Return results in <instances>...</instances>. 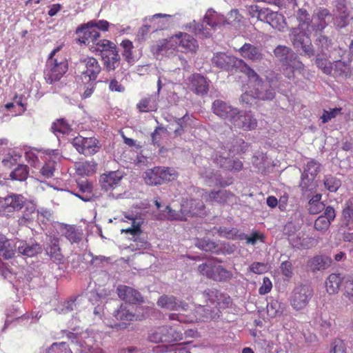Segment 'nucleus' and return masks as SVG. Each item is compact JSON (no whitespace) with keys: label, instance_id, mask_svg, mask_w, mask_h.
<instances>
[{"label":"nucleus","instance_id":"72a5a7b5","mask_svg":"<svg viewBox=\"0 0 353 353\" xmlns=\"http://www.w3.org/2000/svg\"><path fill=\"white\" fill-rule=\"evenodd\" d=\"M327 17H331L329 10L325 8L320 9L316 14V21L311 26L312 30L316 32L322 31L327 25L326 22Z\"/></svg>","mask_w":353,"mask_h":353},{"label":"nucleus","instance_id":"ddd939ff","mask_svg":"<svg viewBox=\"0 0 353 353\" xmlns=\"http://www.w3.org/2000/svg\"><path fill=\"white\" fill-rule=\"evenodd\" d=\"M336 217L335 210L330 205L325 208L323 214L320 215L314 221V228L321 234H325L329 229L331 223Z\"/></svg>","mask_w":353,"mask_h":353},{"label":"nucleus","instance_id":"13d9d810","mask_svg":"<svg viewBox=\"0 0 353 353\" xmlns=\"http://www.w3.org/2000/svg\"><path fill=\"white\" fill-rule=\"evenodd\" d=\"M330 353H347L344 341L341 339H336L332 343Z\"/></svg>","mask_w":353,"mask_h":353},{"label":"nucleus","instance_id":"680f3d73","mask_svg":"<svg viewBox=\"0 0 353 353\" xmlns=\"http://www.w3.org/2000/svg\"><path fill=\"white\" fill-rule=\"evenodd\" d=\"M281 270L284 276L290 279L293 275L292 264L289 261H285L281 264Z\"/></svg>","mask_w":353,"mask_h":353},{"label":"nucleus","instance_id":"bf43d9fd","mask_svg":"<svg viewBox=\"0 0 353 353\" xmlns=\"http://www.w3.org/2000/svg\"><path fill=\"white\" fill-rule=\"evenodd\" d=\"M248 270L254 274H261L267 272L268 265L265 263L254 262L250 265Z\"/></svg>","mask_w":353,"mask_h":353},{"label":"nucleus","instance_id":"603ef678","mask_svg":"<svg viewBox=\"0 0 353 353\" xmlns=\"http://www.w3.org/2000/svg\"><path fill=\"white\" fill-rule=\"evenodd\" d=\"M166 214H165V217L169 220L172 221H186L187 219L185 216V214L183 213L181 209L179 212H176L172 210L169 205L166 206Z\"/></svg>","mask_w":353,"mask_h":353},{"label":"nucleus","instance_id":"1a4fd4ad","mask_svg":"<svg viewBox=\"0 0 353 353\" xmlns=\"http://www.w3.org/2000/svg\"><path fill=\"white\" fill-rule=\"evenodd\" d=\"M230 124L234 128L250 131L257 126V121L250 112L238 110V114L234 115Z\"/></svg>","mask_w":353,"mask_h":353},{"label":"nucleus","instance_id":"7ed1b4c3","mask_svg":"<svg viewBox=\"0 0 353 353\" xmlns=\"http://www.w3.org/2000/svg\"><path fill=\"white\" fill-rule=\"evenodd\" d=\"M314 294L312 288L307 285H299L292 290L290 303L294 310L300 311L305 309Z\"/></svg>","mask_w":353,"mask_h":353},{"label":"nucleus","instance_id":"20e7f679","mask_svg":"<svg viewBox=\"0 0 353 353\" xmlns=\"http://www.w3.org/2000/svg\"><path fill=\"white\" fill-rule=\"evenodd\" d=\"M79 68L81 70L82 79L88 83L95 82L101 72V67L98 60L93 57L81 59Z\"/></svg>","mask_w":353,"mask_h":353},{"label":"nucleus","instance_id":"e2e57ef3","mask_svg":"<svg viewBox=\"0 0 353 353\" xmlns=\"http://www.w3.org/2000/svg\"><path fill=\"white\" fill-rule=\"evenodd\" d=\"M315 44L321 48V50H327L332 45L331 40L326 36L320 34L316 39Z\"/></svg>","mask_w":353,"mask_h":353},{"label":"nucleus","instance_id":"f3484780","mask_svg":"<svg viewBox=\"0 0 353 353\" xmlns=\"http://www.w3.org/2000/svg\"><path fill=\"white\" fill-rule=\"evenodd\" d=\"M190 88L197 95H205L209 91V83L207 79L203 75L195 73L192 74L190 78Z\"/></svg>","mask_w":353,"mask_h":353},{"label":"nucleus","instance_id":"ea45409f","mask_svg":"<svg viewBox=\"0 0 353 353\" xmlns=\"http://www.w3.org/2000/svg\"><path fill=\"white\" fill-rule=\"evenodd\" d=\"M274 54L282 64H285L291 58V55L294 53L290 48L279 45L274 50Z\"/></svg>","mask_w":353,"mask_h":353},{"label":"nucleus","instance_id":"69168bd1","mask_svg":"<svg viewBox=\"0 0 353 353\" xmlns=\"http://www.w3.org/2000/svg\"><path fill=\"white\" fill-rule=\"evenodd\" d=\"M243 164L241 161H240L238 159H230L228 162V166L225 167V170L229 171H234V172H239L243 169Z\"/></svg>","mask_w":353,"mask_h":353},{"label":"nucleus","instance_id":"c9c22d12","mask_svg":"<svg viewBox=\"0 0 353 353\" xmlns=\"http://www.w3.org/2000/svg\"><path fill=\"white\" fill-rule=\"evenodd\" d=\"M158 166L147 170L143 176L145 183L148 185H158L162 184L160 179Z\"/></svg>","mask_w":353,"mask_h":353},{"label":"nucleus","instance_id":"5701e85b","mask_svg":"<svg viewBox=\"0 0 353 353\" xmlns=\"http://www.w3.org/2000/svg\"><path fill=\"white\" fill-rule=\"evenodd\" d=\"M121 176L117 172L103 174L99 179L101 188L105 191L114 189L120 182Z\"/></svg>","mask_w":353,"mask_h":353},{"label":"nucleus","instance_id":"473e14b6","mask_svg":"<svg viewBox=\"0 0 353 353\" xmlns=\"http://www.w3.org/2000/svg\"><path fill=\"white\" fill-rule=\"evenodd\" d=\"M205 22L212 29L225 25L226 20L223 15H221L214 11H208L204 18Z\"/></svg>","mask_w":353,"mask_h":353},{"label":"nucleus","instance_id":"2f4dec72","mask_svg":"<svg viewBox=\"0 0 353 353\" xmlns=\"http://www.w3.org/2000/svg\"><path fill=\"white\" fill-rule=\"evenodd\" d=\"M212 270L213 277H211V279L215 281H228L233 276L230 271L226 270L223 266L218 265L216 261H214Z\"/></svg>","mask_w":353,"mask_h":353},{"label":"nucleus","instance_id":"6e6552de","mask_svg":"<svg viewBox=\"0 0 353 353\" xmlns=\"http://www.w3.org/2000/svg\"><path fill=\"white\" fill-rule=\"evenodd\" d=\"M72 143L79 153L85 155L94 154L100 148L99 141L94 137L78 136L73 139Z\"/></svg>","mask_w":353,"mask_h":353},{"label":"nucleus","instance_id":"9d476101","mask_svg":"<svg viewBox=\"0 0 353 353\" xmlns=\"http://www.w3.org/2000/svg\"><path fill=\"white\" fill-rule=\"evenodd\" d=\"M113 316L116 320L121 321L120 323H108L107 325L112 328L117 330H123L128 327L129 323L131 322L140 319L139 316L135 313L130 311L126 306L121 304L119 307L114 311Z\"/></svg>","mask_w":353,"mask_h":353},{"label":"nucleus","instance_id":"0eeeda50","mask_svg":"<svg viewBox=\"0 0 353 353\" xmlns=\"http://www.w3.org/2000/svg\"><path fill=\"white\" fill-rule=\"evenodd\" d=\"M75 32L78 37V41L88 46L90 50L101 37L100 32L88 25V22L77 27Z\"/></svg>","mask_w":353,"mask_h":353},{"label":"nucleus","instance_id":"aec40b11","mask_svg":"<svg viewBox=\"0 0 353 353\" xmlns=\"http://www.w3.org/2000/svg\"><path fill=\"white\" fill-rule=\"evenodd\" d=\"M200 174L205 180V182L209 184L210 186L211 183H214L215 185L221 188L228 186L232 183L230 179L229 181L223 179L218 172H214L211 169H205L204 171H201Z\"/></svg>","mask_w":353,"mask_h":353},{"label":"nucleus","instance_id":"4c0bfd02","mask_svg":"<svg viewBox=\"0 0 353 353\" xmlns=\"http://www.w3.org/2000/svg\"><path fill=\"white\" fill-rule=\"evenodd\" d=\"M159 172L160 174V179L162 181V184L166 182L172 181L177 179V171L170 167L158 166Z\"/></svg>","mask_w":353,"mask_h":353},{"label":"nucleus","instance_id":"a19ab883","mask_svg":"<svg viewBox=\"0 0 353 353\" xmlns=\"http://www.w3.org/2000/svg\"><path fill=\"white\" fill-rule=\"evenodd\" d=\"M322 195L316 194L310 199L308 204V211L311 214H316L322 212L325 208V205L321 202Z\"/></svg>","mask_w":353,"mask_h":353},{"label":"nucleus","instance_id":"6e6d98bb","mask_svg":"<svg viewBox=\"0 0 353 353\" xmlns=\"http://www.w3.org/2000/svg\"><path fill=\"white\" fill-rule=\"evenodd\" d=\"M341 108H335L330 111L323 110V113L321 117L322 123H325L330 121L332 119L335 118L338 114H341Z\"/></svg>","mask_w":353,"mask_h":353},{"label":"nucleus","instance_id":"2eb2a0df","mask_svg":"<svg viewBox=\"0 0 353 353\" xmlns=\"http://www.w3.org/2000/svg\"><path fill=\"white\" fill-rule=\"evenodd\" d=\"M157 304L161 308L168 310H186L188 303L183 301L179 300L173 295H161L157 300Z\"/></svg>","mask_w":353,"mask_h":353},{"label":"nucleus","instance_id":"052dcab7","mask_svg":"<svg viewBox=\"0 0 353 353\" xmlns=\"http://www.w3.org/2000/svg\"><path fill=\"white\" fill-rule=\"evenodd\" d=\"M125 217L132 221V226L125 230H122V232H125L132 235H137L139 234L141 232L140 224L137 223L134 218H131L127 216Z\"/></svg>","mask_w":353,"mask_h":353},{"label":"nucleus","instance_id":"3c124183","mask_svg":"<svg viewBox=\"0 0 353 353\" xmlns=\"http://www.w3.org/2000/svg\"><path fill=\"white\" fill-rule=\"evenodd\" d=\"M321 170V164L314 159L309 161L305 168H304L303 173L307 174L312 177H316Z\"/></svg>","mask_w":353,"mask_h":353},{"label":"nucleus","instance_id":"58836bf2","mask_svg":"<svg viewBox=\"0 0 353 353\" xmlns=\"http://www.w3.org/2000/svg\"><path fill=\"white\" fill-rule=\"evenodd\" d=\"M64 230V236L71 243H78L81 240L82 232L74 225H66Z\"/></svg>","mask_w":353,"mask_h":353},{"label":"nucleus","instance_id":"c03bdc74","mask_svg":"<svg viewBox=\"0 0 353 353\" xmlns=\"http://www.w3.org/2000/svg\"><path fill=\"white\" fill-rule=\"evenodd\" d=\"M341 185V181L335 176L327 174L324 177V186L331 192H336Z\"/></svg>","mask_w":353,"mask_h":353},{"label":"nucleus","instance_id":"338daca9","mask_svg":"<svg viewBox=\"0 0 353 353\" xmlns=\"http://www.w3.org/2000/svg\"><path fill=\"white\" fill-rule=\"evenodd\" d=\"M47 251L52 257H53L54 256L56 257L57 256L59 255L58 252H59L60 251V248L58 239L54 238L53 239L51 240L50 245L47 248Z\"/></svg>","mask_w":353,"mask_h":353},{"label":"nucleus","instance_id":"5fc2aeb1","mask_svg":"<svg viewBox=\"0 0 353 353\" xmlns=\"http://www.w3.org/2000/svg\"><path fill=\"white\" fill-rule=\"evenodd\" d=\"M286 64L291 69L294 70V72L297 71L299 72H301L304 70V65L300 60L298 59L296 54L291 55V58Z\"/></svg>","mask_w":353,"mask_h":353},{"label":"nucleus","instance_id":"bb28decb","mask_svg":"<svg viewBox=\"0 0 353 353\" xmlns=\"http://www.w3.org/2000/svg\"><path fill=\"white\" fill-rule=\"evenodd\" d=\"M344 278L340 274L332 273L328 276L325 281V288L330 294H335L339 292Z\"/></svg>","mask_w":353,"mask_h":353},{"label":"nucleus","instance_id":"774afa93","mask_svg":"<svg viewBox=\"0 0 353 353\" xmlns=\"http://www.w3.org/2000/svg\"><path fill=\"white\" fill-rule=\"evenodd\" d=\"M272 288V283L270 279L265 276L263 279L262 285L259 289V293L261 295H264L269 293Z\"/></svg>","mask_w":353,"mask_h":353},{"label":"nucleus","instance_id":"f704fd0d","mask_svg":"<svg viewBox=\"0 0 353 353\" xmlns=\"http://www.w3.org/2000/svg\"><path fill=\"white\" fill-rule=\"evenodd\" d=\"M102 59L104 62V66L108 71L115 70L120 63V55L117 50L110 54H104L102 55Z\"/></svg>","mask_w":353,"mask_h":353},{"label":"nucleus","instance_id":"37998d69","mask_svg":"<svg viewBox=\"0 0 353 353\" xmlns=\"http://www.w3.org/2000/svg\"><path fill=\"white\" fill-rule=\"evenodd\" d=\"M316 177H312L305 173H303L301 175V180L299 184V187L302 192H309L315 189L316 184L315 181Z\"/></svg>","mask_w":353,"mask_h":353},{"label":"nucleus","instance_id":"dca6fc26","mask_svg":"<svg viewBox=\"0 0 353 353\" xmlns=\"http://www.w3.org/2000/svg\"><path fill=\"white\" fill-rule=\"evenodd\" d=\"M117 292L118 296L126 303L136 304L143 301L140 292L131 287L124 285H119Z\"/></svg>","mask_w":353,"mask_h":353},{"label":"nucleus","instance_id":"412c9836","mask_svg":"<svg viewBox=\"0 0 353 353\" xmlns=\"http://www.w3.org/2000/svg\"><path fill=\"white\" fill-rule=\"evenodd\" d=\"M232 197H234V194L230 191L219 190L206 192L205 199L206 202L224 204Z\"/></svg>","mask_w":353,"mask_h":353},{"label":"nucleus","instance_id":"4468645a","mask_svg":"<svg viewBox=\"0 0 353 353\" xmlns=\"http://www.w3.org/2000/svg\"><path fill=\"white\" fill-rule=\"evenodd\" d=\"M205 206L202 200L191 199L185 201L181 205V210L185 216H200L205 214Z\"/></svg>","mask_w":353,"mask_h":353},{"label":"nucleus","instance_id":"a878e982","mask_svg":"<svg viewBox=\"0 0 353 353\" xmlns=\"http://www.w3.org/2000/svg\"><path fill=\"white\" fill-rule=\"evenodd\" d=\"M117 50L116 45L110 40L99 38L94 46L90 48V51L93 53L100 52L101 56L104 54H110Z\"/></svg>","mask_w":353,"mask_h":353},{"label":"nucleus","instance_id":"de8ad7c7","mask_svg":"<svg viewBox=\"0 0 353 353\" xmlns=\"http://www.w3.org/2000/svg\"><path fill=\"white\" fill-rule=\"evenodd\" d=\"M52 129L54 132L68 134L72 131L70 125L65 119H57L52 123Z\"/></svg>","mask_w":353,"mask_h":353},{"label":"nucleus","instance_id":"4be33fe9","mask_svg":"<svg viewBox=\"0 0 353 353\" xmlns=\"http://www.w3.org/2000/svg\"><path fill=\"white\" fill-rule=\"evenodd\" d=\"M241 57L244 59L252 61H260L263 59V54L260 47L255 46L248 43H245L239 49Z\"/></svg>","mask_w":353,"mask_h":353},{"label":"nucleus","instance_id":"6ab92c4d","mask_svg":"<svg viewBox=\"0 0 353 353\" xmlns=\"http://www.w3.org/2000/svg\"><path fill=\"white\" fill-rule=\"evenodd\" d=\"M25 204V198L21 194L8 195L4 199L3 212L4 214L20 210Z\"/></svg>","mask_w":353,"mask_h":353},{"label":"nucleus","instance_id":"423d86ee","mask_svg":"<svg viewBox=\"0 0 353 353\" xmlns=\"http://www.w3.org/2000/svg\"><path fill=\"white\" fill-rule=\"evenodd\" d=\"M258 18L261 21H265L273 28L283 32L285 30L287 23L283 14L277 12H273L269 8H261L257 10Z\"/></svg>","mask_w":353,"mask_h":353},{"label":"nucleus","instance_id":"a18cd8bd","mask_svg":"<svg viewBox=\"0 0 353 353\" xmlns=\"http://www.w3.org/2000/svg\"><path fill=\"white\" fill-rule=\"evenodd\" d=\"M28 174V166L26 165H19L10 173V177L14 180L23 181L27 179Z\"/></svg>","mask_w":353,"mask_h":353},{"label":"nucleus","instance_id":"c85d7f7f","mask_svg":"<svg viewBox=\"0 0 353 353\" xmlns=\"http://www.w3.org/2000/svg\"><path fill=\"white\" fill-rule=\"evenodd\" d=\"M331 263L330 258L318 255L310 259L307 262V265L312 272H316L326 269L330 265Z\"/></svg>","mask_w":353,"mask_h":353},{"label":"nucleus","instance_id":"0e129e2a","mask_svg":"<svg viewBox=\"0 0 353 353\" xmlns=\"http://www.w3.org/2000/svg\"><path fill=\"white\" fill-rule=\"evenodd\" d=\"M18 250L21 254L30 257L33 256L37 253V248L35 246H30L26 243L23 245L19 246Z\"/></svg>","mask_w":353,"mask_h":353},{"label":"nucleus","instance_id":"cd10ccee","mask_svg":"<svg viewBox=\"0 0 353 353\" xmlns=\"http://www.w3.org/2000/svg\"><path fill=\"white\" fill-rule=\"evenodd\" d=\"M97 164L94 161H79L74 163L77 173L82 176H90L97 171Z\"/></svg>","mask_w":353,"mask_h":353},{"label":"nucleus","instance_id":"7c9ffc66","mask_svg":"<svg viewBox=\"0 0 353 353\" xmlns=\"http://www.w3.org/2000/svg\"><path fill=\"white\" fill-rule=\"evenodd\" d=\"M15 254V245L4 235L0 234V255L5 259H12Z\"/></svg>","mask_w":353,"mask_h":353},{"label":"nucleus","instance_id":"864d4df0","mask_svg":"<svg viewBox=\"0 0 353 353\" xmlns=\"http://www.w3.org/2000/svg\"><path fill=\"white\" fill-rule=\"evenodd\" d=\"M343 295L348 299L353 297V275H347L344 277Z\"/></svg>","mask_w":353,"mask_h":353},{"label":"nucleus","instance_id":"a211bd4d","mask_svg":"<svg viewBox=\"0 0 353 353\" xmlns=\"http://www.w3.org/2000/svg\"><path fill=\"white\" fill-rule=\"evenodd\" d=\"M275 97L274 90L269 86L268 88L260 89L256 88L255 89L254 95L250 94L248 92L243 93L241 97V101L247 104H252L255 99L260 100H272Z\"/></svg>","mask_w":353,"mask_h":353},{"label":"nucleus","instance_id":"79ce46f5","mask_svg":"<svg viewBox=\"0 0 353 353\" xmlns=\"http://www.w3.org/2000/svg\"><path fill=\"white\" fill-rule=\"evenodd\" d=\"M297 21L299 22L298 27L301 30L310 31V17L309 13L304 9H299L297 12Z\"/></svg>","mask_w":353,"mask_h":353},{"label":"nucleus","instance_id":"f8f14e48","mask_svg":"<svg viewBox=\"0 0 353 353\" xmlns=\"http://www.w3.org/2000/svg\"><path fill=\"white\" fill-rule=\"evenodd\" d=\"M212 110L214 114L222 119H228L229 122L238 114V108L232 107L229 103L221 99L215 100L212 105Z\"/></svg>","mask_w":353,"mask_h":353},{"label":"nucleus","instance_id":"c756f323","mask_svg":"<svg viewBox=\"0 0 353 353\" xmlns=\"http://www.w3.org/2000/svg\"><path fill=\"white\" fill-rule=\"evenodd\" d=\"M77 187L79 191L84 195H81L79 193L71 192L75 196L79 198L83 201H89L91 199V194L92 192V185L87 179L79 180L77 181Z\"/></svg>","mask_w":353,"mask_h":353},{"label":"nucleus","instance_id":"09e8293b","mask_svg":"<svg viewBox=\"0 0 353 353\" xmlns=\"http://www.w3.org/2000/svg\"><path fill=\"white\" fill-rule=\"evenodd\" d=\"M121 46L123 49L122 56L124 59L129 63H132L134 61V57L132 54V49L134 46L132 42L128 39H125L121 43Z\"/></svg>","mask_w":353,"mask_h":353},{"label":"nucleus","instance_id":"b1692460","mask_svg":"<svg viewBox=\"0 0 353 353\" xmlns=\"http://www.w3.org/2000/svg\"><path fill=\"white\" fill-rule=\"evenodd\" d=\"M137 109L139 112H156L158 109V102L155 95H148L141 98L137 103Z\"/></svg>","mask_w":353,"mask_h":353},{"label":"nucleus","instance_id":"e433bc0d","mask_svg":"<svg viewBox=\"0 0 353 353\" xmlns=\"http://www.w3.org/2000/svg\"><path fill=\"white\" fill-rule=\"evenodd\" d=\"M57 162L51 157L45 161L43 165L41 168L39 173L44 179H50L54 176L56 170Z\"/></svg>","mask_w":353,"mask_h":353},{"label":"nucleus","instance_id":"f257e3e1","mask_svg":"<svg viewBox=\"0 0 353 353\" xmlns=\"http://www.w3.org/2000/svg\"><path fill=\"white\" fill-rule=\"evenodd\" d=\"M61 48V46H58L49 54L44 70V77L48 83L52 84L59 81L68 70V63L66 59L54 58Z\"/></svg>","mask_w":353,"mask_h":353},{"label":"nucleus","instance_id":"9b49d317","mask_svg":"<svg viewBox=\"0 0 353 353\" xmlns=\"http://www.w3.org/2000/svg\"><path fill=\"white\" fill-rule=\"evenodd\" d=\"M171 40L178 44L183 52H195L199 47L197 41L185 32H180L172 37Z\"/></svg>","mask_w":353,"mask_h":353},{"label":"nucleus","instance_id":"f03ea898","mask_svg":"<svg viewBox=\"0 0 353 353\" xmlns=\"http://www.w3.org/2000/svg\"><path fill=\"white\" fill-rule=\"evenodd\" d=\"M148 340L152 343H173L183 339L181 330L169 325L152 328L148 333Z\"/></svg>","mask_w":353,"mask_h":353},{"label":"nucleus","instance_id":"39448f33","mask_svg":"<svg viewBox=\"0 0 353 353\" xmlns=\"http://www.w3.org/2000/svg\"><path fill=\"white\" fill-rule=\"evenodd\" d=\"M308 32L299 28H292L290 36L294 48L301 49L305 54L311 57L314 55V51Z\"/></svg>","mask_w":353,"mask_h":353},{"label":"nucleus","instance_id":"49530a36","mask_svg":"<svg viewBox=\"0 0 353 353\" xmlns=\"http://www.w3.org/2000/svg\"><path fill=\"white\" fill-rule=\"evenodd\" d=\"M342 216L346 226L353 223V198H350L345 202Z\"/></svg>","mask_w":353,"mask_h":353},{"label":"nucleus","instance_id":"8fccbe9b","mask_svg":"<svg viewBox=\"0 0 353 353\" xmlns=\"http://www.w3.org/2000/svg\"><path fill=\"white\" fill-rule=\"evenodd\" d=\"M214 261V259H209L206 262L199 265L198 267L199 273L206 278L211 279V277H213L212 270L213 269Z\"/></svg>","mask_w":353,"mask_h":353},{"label":"nucleus","instance_id":"393cba45","mask_svg":"<svg viewBox=\"0 0 353 353\" xmlns=\"http://www.w3.org/2000/svg\"><path fill=\"white\" fill-rule=\"evenodd\" d=\"M212 61L215 66L229 70L235 62V57L228 56L224 52H217L213 56Z\"/></svg>","mask_w":353,"mask_h":353},{"label":"nucleus","instance_id":"4d7b16f0","mask_svg":"<svg viewBox=\"0 0 353 353\" xmlns=\"http://www.w3.org/2000/svg\"><path fill=\"white\" fill-rule=\"evenodd\" d=\"M217 232L219 235L228 239H235L237 234V230L235 228H227L225 227H220Z\"/></svg>","mask_w":353,"mask_h":353}]
</instances>
